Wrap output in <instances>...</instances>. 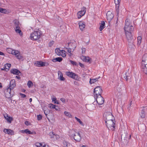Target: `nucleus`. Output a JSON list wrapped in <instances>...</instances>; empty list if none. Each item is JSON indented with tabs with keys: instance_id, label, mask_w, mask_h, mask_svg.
I'll return each instance as SVG.
<instances>
[{
	"instance_id": "f257e3e1",
	"label": "nucleus",
	"mask_w": 147,
	"mask_h": 147,
	"mask_svg": "<svg viewBox=\"0 0 147 147\" xmlns=\"http://www.w3.org/2000/svg\"><path fill=\"white\" fill-rule=\"evenodd\" d=\"M126 38L128 42L132 44L133 42V37L132 36L131 33L133 30L132 28H124Z\"/></svg>"
},
{
	"instance_id": "f03ea898",
	"label": "nucleus",
	"mask_w": 147,
	"mask_h": 147,
	"mask_svg": "<svg viewBox=\"0 0 147 147\" xmlns=\"http://www.w3.org/2000/svg\"><path fill=\"white\" fill-rule=\"evenodd\" d=\"M70 136L72 137L77 142H80L81 140L82 137L80 133L78 132H76L74 130H72L70 133Z\"/></svg>"
},
{
	"instance_id": "7ed1b4c3",
	"label": "nucleus",
	"mask_w": 147,
	"mask_h": 147,
	"mask_svg": "<svg viewBox=\"0 0 147 147\" xmlns=\"http://www.w3.org/2000/svg\"><path fill=\"white\" fill-rule=\"evenodd\" d=\"M41 31L38 29V31H34L31 34L30 38L32 40H36L38 39L42 35Z\"/></svg>"
},
{
	"instance_id": "20e7f679",
	"label": "nucleus",
	"mask_w": 147,
	"mask_h": 147,
	"mask_svg": "<svg viewBox=\"0 0 147 147\" xmlns=\"http://www.w3.org/2000/svg\"><path fill=\"white\" fill-rule=\"evenodd\" d=\"M107 19L109 21V27H114L112 24V22L111 21L113 18L114 15L112 12L110 11H108L107 13Z\"/></svg>"
},
{
	"instance_id": "39448f33",
	"label": "nucleus",
	"mask_w": 147,
	"mask_h": 147,
	"mask_svg": "<svg viewBox=\"0 0 147 147\" xmlns=\"http://www.w3.org/2000/svg\"><path fill=\"white\" fill-rule=\"evenodd\" d=\"M105 123L106 125L109 129H111L112 131L114 130L115 126V123L114 122L113 120L106 121Z\"/></svg>"
},
{
	"instance_id": "423d86ee",
	"label": "nucleus",
	"mask_w": 147,
	"mask_h": 147,
	"mask_svg": "<svg viewBox=\"0 0 147 147\" xmlns=\"http://www.w3.org/2000/svg\"><path fill=\"white\" fill-rule=\"evenodd\" d=\"M5 96L7 98H10L13 95L14 92L13 91L8 88L5 91Z\"/></svg>"
},
{
	"instance_id": "0eeeda50",
	"label": "nucleus",
	"mask_w": 147,
	"mask_h": 147,
	"mask_svg": "<svg viewBox=\"0 0 147 147\" xmlns=\"http://www.w3.org/2000/svg\"><path fill=\"white\" fill-rule=\"evenodd\" d=\"M94 97L96 99L98 105H101L103 104L104 100L101 95H98V96H96L94 95Z\"/></svg>"
},
{
	"instance_id": "6e6552de",
	"label": "nucleus",
	"mask_w": 147,
	"mask_h": 147,
	"mask_svg": "<svg viewBox=\"0 0 147 147\" xmlns=\"http://www.w3.org/2000/svg\"><path fill=\"white\" fill-rule=\"evenodd\" d=\"M104 117L105 118V121L113 120V116L110 112H106L104 113Z\"/></svg>"
},
{
	"instance_id": "1a4fd4ad",
	"label": "nucleus",
	"mask_w": 147,
	"mask_h": 147,
	"mask_svg": "<svg viewBox=\"0 0 147 147\" xmlns=\"http://www.w3.org/2000/svg\"><path fill=\"white\" fill-rule=\"evenodd\" d=\"M94 95L96 96L98 95H101V94L102 91L101 87L100 86H97L94 89Z\"/></svg>"
},
{
	"instance_id": "9d476101",
	"label": "nucleus",
	"mask_w": 147,
	"mask_h": 147,
	"mask_svg": "<svg viewBox=\"0 0 147 147\" xmlns=\"http://www.w3.org/2000/svg\"><path fill=\"white\" fill-rule=\"evenodd\" d=\"M66 74L69 77L74 79L76 80H78L79 79L78 76L73 72H67L66 73Z\"/></svg>"
},
{
	"instance_id": "9b49d317",
	"label": "nucleus",
	"mask_w": 147,
	"mask_h": 147,
	"mask_svg": "<svg viewBox=\"0 0 147 147\" xmlns=\"http://www.w3.org/2000/svg\"><path fill=\"white\" fill-rule=\"evenodd\" d=\"M11 54L15 55L16 58L18 59H21L22 58V56L20 55V53L18 51L13 50Z\"/></svg>"
},
{
	"instance_id": "f8f14e48",
	"label": "nucleus",
	"mask_w": 147,
	"mask_h": 147,
	"mask_svg": "<svg viewBox=\"0 0 147 147\" xmlns=\"http://www.w3.org/2000/svg\"><path fill=\"white\" fill-rule=\"evenodd\" d=\"M86 8L83 7L82 8L81 11H79L77 13L78 17L79 19L81 18L86 13V11L85 10Z\"/></svg>"
},
{
	"instance_id": "ddd939ff",
	"label": "nucleus",
	"mask_w": 147,
	"mask_h": 147,
	"mask_svg": "<svg viewBox=\"0 0 147 147\" xmlns=\"http://www.w3.org/2000/svg\"><path fill=\"white\" fill-rule=\"evenodd\" d=\"M121 0H114L115 4L116 12L117 15L119 14V3Z\"/></svg>"
},
{
	"instance_id": "4468645a",
	"label": "nucleus",
	"mask_w": 147,
	"mask_h": 147,
	"mask_svg": "<svg viewBox=\"0 0 147 147\" xmlns=\"http://www.w3.org/2000/svg\"><path fill=\"white\" fill-rule=\"evenodd\" d=\"M122 76H123V77L125 78V80L127 81L128 80H129L131 79V75L130 72H126L124 74H123Z\"/></svg>"
},
{
	"instance_id": "2eb2a0df",
	"label": "nucleus",
	"mask_w": 147,
	"mask_h": 147,
	"mask_svg": "<svg viewBox=\"0 0 147 147\" xmlns=\"http://www.w3.org/2000/svg\"><path fill=\"white\" fill-rule=\"evenodd\" d=\"M133 24L130 22L129 20L128 19H127L125 20L124 28L135 27V26H133Z\"/></svg>"
},
{
	"instance_id": "dca6fc26",
	"label": "nucleus",
	"mask_w": 147,
	"mask_h": 147,
	"mask_svg": "<svg viewBox=\"0 0 147 147\" xmlns=\"http://www.w3.org/2000/svg\"><path fill=\"white\" fill-rule=\"evenodd\" d=\"M16 84L15 80H12L10 81L9 86L8 88L13 90L16 87Z\"/></svg>"
},
{
	"instance_id": "f3484780",
	"label": "nucleus",
	"mask_w": 147,
	"mask_h": 147,
	"mask_svg": "<svg viewBox=\"0 0 147 147\" xmlns=\"http://www.w3.org/2000/svg\"><path fill=\"white\" fill-rule=\"evenodd\" d=\"M68 47L71 49L73 51H74L76 47V44L75 41L74 42H70L68 43Z\"/></svg>"
},
{
	"instance_id": "a211bd4d",
	"label": "nucleus",
	"mask_w": 147,
	"mask_h": 147,
	"mask_svg": "<svg viewBox=\"0 0 147 147\" xmlns=\"http://www.w3.org/2000/svg\"><path fill=\"white\" fill-rule=\"evenodd\" d=\"M122 141L124 143H126L128 142V138H127V135L126 133H124L121 135Z\"/></svg>"
},
{
	"instance_id": "6ab92c4d",
	"label": "nucleus",
	"mask_w": 147,
	"mask_h": 147,
	"mask_svg": "<svg viewBox=\"0 0 147 147\" xmlns=\"http://www.w3.org/2000/svg\"><path fill=\"white\" fill-rule=\"evenodd\" d=\"M49 135L51 138L53 139L54 140L59 138V136L57 134H54L53 132H50Z\"/></svg>"
},
{
	"instance_id": "aec40b11",
	"label": "nucleus",
	"mask_w": 147,
	"mask_h": 147,
	"mask_svg": "<svg viewBox=\"0 0 147 147\" xmlns=\"http://www.w3.org/2000/svg\"><path fill=\"white\" fill-rule=\"evenodd\" d=\"M11 73L14 74H16V75L19 76L21 75V73L20 71L17 69H11Z\"/></svg>"
},
{
	"instance_id": "412c9836",
	"label": "nucleus",
	"mask_w": 147,
	"mask_h": 147,
	"mask_svg": "<svg viewBox=\"0 0 147 147\" xmlns=\"http://www.w3.org/2000/svg\"><path fill=\"white\" fill-rule=\"evenodd\" d=\"M146 111H147V107H143L140 114L141 117L142 118H144L145 117V112Z\"/></svg>"
},
{
	"instance_id": "4be33fe9",
	"label": "nucleus",
	"mask_w": 147,
	"mask_h": 147,
	"mask_svg": "<svg viewBox=\"0 0 147 147\" xmlns=\"http://www.w3.org/2000/svg\"><path fill=\"white\" fill-rule=\"evenodd\" d=\"M3 132L5 133H7L9 135H14V131L13 130L9 129H4L3 130Z\"/></svg>"
},
{
	"instance_id": "5701e85b",
	"label": "nucleus",
	"mask_w": 147,
	"mask_h": 147,
	"mask_svg": "<svg viewBox=\"0 0 147 147\" xmlns=\"http://www.w3.org/2000/svg\"><path fill=\"white\" fill-rule=\"evenodd\" d=\"M147 64V54H145L142 58V64Z\"/></svg>"
},
{
	"instance_id": "b1692460",
	"label": "nucleus",
	"mask_w": 147,
	"mask_h": 147,
	"mask_svg": "<svg viewBox=\"0 0 147 147\" xmlns=\"http://www.w3.org/2000/svg\"><path fill=\"white\" fill-rule=\"evenodd\" d=\"M13 23L16 28H20L21 27V24L20 23L18 20L16 19L14 20Z\"/></svg>"
},
{
	"instance_id": "393cba45",
	"label": "nucleus",
	"mask_w": 147,
	"mask_h": 147,
	"mask_svg": "<svg viewBox=\"0 0 147 147\" xmlns=\"http://www.w3.org/2000/svg\"><path fill=\"white\" fill-rule=\"evenodd\" d=\"M81 59L86 62H88L89 63H91L90 61L91 59L88 57H86L82 56L81 57Z\"/></svg>"
},
{
	"instance_id": "a878e982",
	"label": "nucleus",
	"mask_w": 147,
	"mask_h": 147,
	"mask_svg": "<svg viewBox=\"0 0 147 147\" xmlns=\"http://www.w3.org/2000/svg\"><path fill=\"white\" fill-rule=\"evenodd\" d=\"M58 78L61 81H64L65 78L63 77V74L62 72L60 71H59L58 72Z\"/></svg>"
},
{
	"instance_id": "bb28decb",
	"label": "nucleus",
	"mask_w": 147,
	"mask_h": 147,
	"mask_svg": "<svg viewBox=\"0 0 147 147\" xmlns=\"http://www.w3.org/2000/svg\"><path fill=\"white\" fill-rule=\"evenodd\" d=\"M65 49L67 50V53L68 54L69 56V57H71L73 55L72 53L74 51H73L71 49L68 47V48H65Z\"/></svg>"
},
{
	"instance_id": "cd10ccee",
	"label": "nucleus",
	"mask_w": 147,
	"mask_h": 147,
	"mask_svg": "<svg viewBox=\"0 0 147 147\" xmlns=\"http://www.w3.org/2000/svg\"><path fill=\"white\" fill-rule=\"evenodd\" d=\"M142 69L143 72L147 74V63L145 64H142Z\"/></svg>"
},
{
	"instance_id": "c85d7f7f",
	"label": "nucleus",
	"mask_w": 147,
	"mask_h": 147,
	"mask_svg": "<svg viewBox=\"0 0 147 147\" xmlns=\"http://www.w3.org/2000/svg\"><path fill=\"white\" fill-rule=\"evenodd\" d=\"M45 63L43 62H42L41 61H37L36 63H35V64H36V66H37L38 67H42L45 66Z\"/></svg>"
},
{
	"instance_id": "c756f323",
	"label": "nucleus",
	"mask_w": 147,
	"mask_h": 147,
	"mask_svg": "<svg viewBox=\"0 0 147 147\" xmlns=\"http://www.w3.org/2000/svg\"><path fill=\"white\" fill-rule=\"evenodd\" d=\"M100 78V77H99L98 78H96L94 79H90L89 82L90 84H92L94 83L96 81H98V79Z\"/></svg>"
},
{
	"instance_id": "7c9ffc66",
	"label": "nucleus",
	"mask_w": 147,
	"mask_h": 147,
	"mask_svg": "<svg viewBox=\"0 0 147 147\" xmlns=\"http://www.w3.org/2000/svg\"><path fill=\"white\" fill-rule=\"evenodd\" d=\"M62 58L61 57H58L53 59L52 61L54 62H56L57 61L60 62L62 61Z\"/></svg>"
},
{
	"instance_id": "2f4dec72",
	"label": "nucleus",
	"mask_w": 147,
	"mask_h": 147,
	"mask_svg": "<svg viewBox=\"0 0 147 147\" xmlns=\"http://www.w3.org/2000/svg\"><path fill=\"white\" fill-rule=\"evenodd\" d=\"M15 31L16 33H19L20 36H22L23 33L21 30L18 28L17 29V28H16L15 29Z\"/></svg>"
},
{
	"instance_id": "473e14b6",
	"label": "nucleus",
	"mask_w": 147,
	"mask_h": 147,
	"mask_svg": "<svg viewBox=\"0 0 147 147\" xmlns=\"http://www.w3.org/2000/svg\"><path fill=\"white\" fill-rule=\"evenodd\" d=\"M61 51L59 48H56L55 50V52L58 55H60L61 53Z\"/></svg>"
},
{
	"instance_id": "72a5a7b5",
	"label": "nucleus",
	"mask_w": 147,
	"mask_h": 147,
	"mask_svg": "<svg viewBox=\"0 0 147 147\" xmlns=\"http://www.w3.org/2000/svg\"><path fill=\"white\" fill-rule=\"evenodd\" d=\"M78 24L80 27H81L82 28H85L86 26L85 23L83 22H80Z\"/></svg>"
},
{
	"instance_id": "f704fd0d",
	"label": "nucleus",
	"mask_w": 147,
	"mask_h": 147,
	"mask_svg": "<svg viewBox=\"0 0 147 147\" xmlns=\"http://www.w3.org/2000/svg\"><path fill=\"white\" fill-rule=\"evenodd\" d=\"M5 68L6 69L9 70V69L10 67L11 66V65L9 63H7L4 65Z\"/></svg>"
},
{
	"instance_id": "c9c22d12",
	"label": "nucleus",
	"mask_w": 147,
	"mask_h": 147,
	"mask_svg": "<svg viewBox=\"0 0 147 147\" xmlns=\"http://www.w3.org/2000/svg\"><path fill=\"white\" fill-rule=\"evenodd\" d=\"M61 53L60 55H61L63 57H65L66 56V52L65 51L62 50L61 51Z\"/></svg>"
},
{
	"instance_id": "e433bc0d",
	"label": "nucleus",
	"mask_w": 147,
	"mask_h": 147,
	"mask_svg": "<svg viewBox=\"0 0 147 147\" xmlns=\"http://www.w3.org/2000/svg\"><path fill=\"white\" fill-rule=\"evenodd\" d=\"M27 86L29 88H30L31 86H33V84L31 81H29L27 83Z\"/></svg>"
},
{
	"instance_id": "4c0bfd02",
	"label": "nucleus",
	"mask_w": 147,
	"mask_h": 147,
	"mask_svg": "<svg viewBox=\"0 0 147 147\" xmlns=\"http://www.w3.org/2000/svg\"><path fill=\"white\" fill-rule=\"evenodd\" d=\"M75 118L77 120V121L80 124H81V125H82L83 126H84V124L77 117H75Z\"/></svg>"
},
{
	"instance_id": "58836bf2",
	"label": "nucleus",
	"mask_w": 147,
	"mask_h": 147,
	"mask_svg": "<svg viewBox=\"0 0 147 147\" xmlns=\"http://www.w3.org/2000/svg\"><path fill=\"white\" fill-rule=\"evenodd\" d=\"M142 38L140 36H139L137 38L138 44L140 45L141 42Z\"/></svg>"
},
{
	"instance_id": "ea45409f",
	"label": "nucleus",
	"mask_w": 147,
	"mask_h": 147,
	"mask_svg": "<svg viewBox=\"0 0 147 147\" xmlns=\"http://www.w3.org/2000/svg\"><path fill=\"white\" fill-rule=\"evenodd\" d=\"M100 27L99 28H103L105 26V22L104 21H101V23H99Z\"/></svg>"
},
{
	"instance_id": "a19ab883",
	"label": "nucleus",
	"mask_w": 147,
	"mask_h": 147,
	"mask_svg": "<svg viewBox=\"0 0 147 147\" xmlns=\"http://www.w3.org/2000/svg\"><path fill=\"white\" fill-rule=\"evenodd\" d=\"M64 114L67 116H68L69 117H71L72 115L70 113H69L67 111H65L64 112Z\"/></svg>"
},
{
	"instance_id": "79ce46f5",
	"label": "nucleus",
	"mask_w": 147,
	"mask_h": 147,
	"mask_svg": "<svg viewBox=\"0 0 147 147\" xmlns=\"http://www.w3.org/2000/svg\"><path fill=\"white\" fill-rule=\"evenodd\" d=\"M7 11L6 9L0 7V12L1 13H6Z\"/></svg>"
},
{
	"instance_id": "37998d69",
	"label": "nucleus",
	"mask_w": 147,
	"mask_h": 147,
	"mask_svg": "<svg viewBox=\"0 0 147 147\" xmlns=\"http://www.w3.org/2000/svg\"><path fill=\"white\" fill-rule=\"evenodd\" d=\"M6 120H7L8 122L9 123H11V121L13 120V118L12 117H9L7 118V119Z\"/></svg>"
},
{
	"instance_id": "c03bdc74",
	"label": "nucleus",
	"mask_w": 147,
	"mask_h": 147,
	"mask_svg": "<svg viewBox=\"0 0 147 147\" xmlns=\"http://www.w3.org/2000/svg\"><path fill=\"white\" fill-rule=\"evenodd\" d=\"M25 133L27 134H32L33 132H31L28 129H26Z\"/></svg>"
},
{
	"instance_id": "a18cd8bd",
	"label": "nucleus",
	"mask_w": 147,
	"mask_h": 147,
	"mask_svg": "<svg viewBox=\"0 0 147 147\" xmlns=\"http://www.w3.org/2000/svg\"><path fill=\"white\" fill-rule=\"evenodd\" d=\"M63 147H68V143L66 141H64L63 142Z\"/></svg>"
},
{
	"instance_id": "49530a36",
	"label": "nucleus",
	"mask_w": 147,
	"mask_h": 147,
	"mask_svg": "<svg viewBox=\"0 0 147 147\" xmlns=\"http://www.w3.org/2000/svg\"><path fill=\"white\" fill-rule=\"evenodd\" d=\"M117 90L119 92H120L122 90V89L121 86L118 85L117 87Z\"/></svg>"
},
{
	"instance_id": "de8ad7c7",
	"label": "nucleus",
	"mask_w": 147,
	"mask_h": 147,
	"mask_svg": "<svg viewBox=\"0 0 147 147\" xmlns=\"http://www.w3.org/2000/svg\"><path fill=\"white\" fill-rule=\"evenodd\" d=\"M54 42L53 41H52L51 42H50L49 44V47H51V46L53 45L54 44Z\"/></svg>"
},
{
	"instance_id": "09e8293b",
	"label": "nucleus",
	"mask_w": 147,
	"mask_h": 147,
	"mask_svg": "<svg viewBox=\"0 0 147 147\" xmlns=\"http://www.w3.org/2000/svg\"><path fill=\"white\" fill-rule=\"evenodd\" d=\"M35 146L36 147H38L40 146H42V144L40 143H39L38 142L36 143H35Z\"/></svg>"
},
{
	"instance_id": "8fccbe9b",
	"label": "nucleus",
	"mask_w": 147,
	"mask_h": 147,
	"mask_svg": "<svg viewBox=\"0 0 147 147\" xmlns=\"http://www.w3.org/2000/svg\"><path fill=\"white\" fill-rule=\"evenodd\" d=\"M42 116L40 115H38L37 116V119L38 120H40L42 119Z\"/></svg>"
},
{
	"instance_id": "3c124183",
	"label": "nucleus",
	"mask_w": 147,
	"mask_h": 147,
	"mask_svg": "<svg viewBox=\"0 0 147 147\" xmlns=\"http://www.w3.org/2000/svg\"><path fill=\"white\" fill-rule=\"evenodd\" d=\"M69 61L73 65H77L75 61L71 60Z\"/></svg>"
},
{
	"instance_id": "603ef678",
	"label": "nucleus",
	"mask_w": 147,
	"mask_h": 147,
	"mask_svg": "<svg viewBox=\"0 0 147 147\" xmlns=\"http://www.w3.org/2000/svg\"><path fill=\"white\" fill-rule=\"evenodd\" d=\"M13 51V50H12L11 49H7V51L9 53H11V52H12V51Z\"/></svg>"
},
{
	"instance_id": "864d4df0",
	"label": "nucleus",
	"mask_w": 147,
	"mask_h": 147,
	"mask_svg": "<svg viewBox=\"0 0 147 147\" xmlns=\"http://www.w3.org/2000/svg\"><path fill=\"white\" fill-rule=\"evenodd\" d=\"M20 95L22 98H25L26 97V95L25 94H22L21 93H20Z\"/></svg>"
},
{
	"instance_id": "5fc2aeb1",
	"label": "nucleus",
	"mask_w": 147,
	"mask_h": 147,
	"mask_svg": "<svg viewBox=\"0 0 147 147\" xmlns=\"http://www.w3.org/2000/svg\"><path fill=\"white\" fill-rule=\"evenodd\" d=\"M60 100L63 103H64L65 102V100L64 98H61L60 99Z\"/></svg>"
},
{
	"instance_id": "6e6d98bb",
	"label": "nucleus",
	"mask_w": 147,
	"mask_h": 147,
	"mask_svg": "<svg viewBox=\"0 0 147 147\" xmlns=\"http://www.w3.org/2000/svg\"><path fill=\"white\" fill-rule=\"evenodd\" d=\"M55 106V105H53L52 104H51L50 105V107L54 109V107Z\"/></svg>"
},
{
	"instance_id": "4d7b16f0",
	"label": "nucleus",
	"mask_w": 147,
	"mask_h": 147,
	"mask_svg": "<svg viewBox=\"0 0 147 147\" xmlns=\"http://www.w3.org/2000/svg\"><path fill=\"white\" fill-rule=\"evenodd\" d=\"M82 53H85V52L86 51V49H85L84 48H82Z\"/></svg>"
},
{
	"instance_id": "13d9d810",
	"label": "nucleus",
	"mask_w": 147,
	"mask_h": 147,
	"mask_svg": "<svg viewBox=\"0 0 147 147\" xmlns=\"http://www.w3.org/2000/svg\"><path fill=\"white\" fill-rule=\"evenodd\" d=\"M4 117L5 118V119L7 120V118H8V117H9L8 116L7 114H5V115H4Z\"/></svg>"
},
{
	"instance_id": "bf43d9fd",
	"label": "nucleus",
	"mask_w": 147,
	"mask_h": 147,
	"mask_svg": "<svg viewBox=\"0 0 147 147\" xmlns=\"http://www.w3.org/2000/svg\"><path fill=\"white\" fill-rule=\"evenodd\" d=\"M79 65L82 67H84V65L81 63L79 62Z\"/></svg>"
},
{
	"instance_id": "052dcab7",
	"label": "nucleus",
	"mask_w": 147,
	"mask_h": 147,
	"mask_svg": "<svg viewBox=\"0 0 147 147\" xmlns=\"http://www.w3.org/2000/svg\"><path fill=\"white\" fill-rule=\"evenodd\" d=\"M44 113L45 114V115H46V116L47 117V119L49 120V118L47 117V115L49 113H47V112H46V111H44Z\"/></svg>"
},
{
	"instance_id": "680f3d73",
	"label": "nucleus",
	"mask_w": 147,
	"mask_h": 147,
	"mask_svg": "<svg viewBox=\"0 0 147 147\" xmlns=\"http://www.w3.org/2000/svg\"><path fill=\"white\" fill-rule=\"evenodd\" d=\"M54 109H55L57 110H58L59 108L57 106L55 105V106L54 107Z\"/></svg>"
},
{
	"instance_id": "e2e57ef3",
	"label": "nucleus",
	"mask_w": 147,
	"mask_h": 147,
	"mask_svg": "<svg viewBox=\"0 0 147 147\" xmlns=\"http://www.w3.org/2000/svg\"><path fill=\"white\" fill-rule=\"evenodd\" d=\"M132 101H131L130 103L129 104V107H128V108L129 110V109L130 108V107H131V105H132Z\"/></svg>"
},
{
	"instance_id": "0e129e2a",
	"label": "nucleus",
	"mask_w": 147,
	"mask_h": 147,
	"mask_svg": "<svg viewBox=\"0 0 147 147\" xmlns=\"http://www.w3.org/2000/svg\"><path fill=\"white\" fill-rule=\"evenodd\" d=\"M29 123L28 121H26L25 122V124L26 125H29Z\"/></svg>"
},
{
	"instance_id": "69168bd1",
	"label": "nucleus",
	"mask_w": 147,
	"mask_h": 147,
	"mask_svg": "<svg viewBox=\"0 0 147 147\" xmlns=\"http://www.w3.org/2000/svg\"><path fill=\"white\" fill-rule=\"evenodd\" d=\"M0 55H5L1 51H0Z\"/></svg>"
},
{
	"instance_id": "338daca9",
	"label": "nucleus",
	"mask_w": 147,
	"mask_h": 147,
	"mask_svg": "<svg viewBox=\"0 0 147 147\" xmlns=\"http://www.w3.org/2000/svg\"><path fill=\"white\" fill-rule=\"evenodd\" d=\"M56 100V98H52V100L53 101H55Z\"/></svg>"
},
{
	"instance_id": "774afa93",
	"label": "nucleus",
	"mask_w": 147,
	"mask_h": 147,
	"mask_svg": "<svg viewBox=\"0 0 147 147\" xmlns=\"http://www.w3.org/2000/svg\"><path fill=\"white\" fill-rule=\"evenodd\" d=\"M16 78L18 79H20L21 78L19 76H16Z\"/></svg>"
}]
</instances>
